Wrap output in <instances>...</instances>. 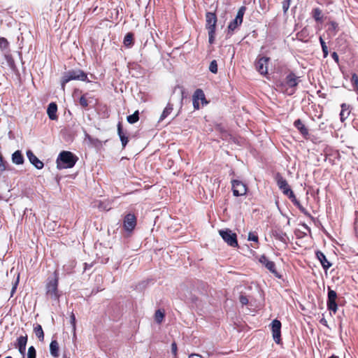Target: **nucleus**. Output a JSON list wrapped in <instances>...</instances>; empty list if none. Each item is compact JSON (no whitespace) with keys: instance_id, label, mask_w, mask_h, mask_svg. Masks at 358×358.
Wrapping results in <instances>:
<instances>
[{"instance_id":"obj_1","label":"nucleus","mask_w":358,"mask_h":358,"mask_svg":"<svg viewBox=\"0 0 358 358\" xmlns=\"http://www.w3.org/2000/svg\"><path fill=\"white\" fill-rule=\"evenodd\" d=\"M275 180L278 187L282 191L284 195L287 196L289 199L296 206L299 210L306 217L313 219L311 214L301 204L300 201L296 199L293 191L290 188L287 180L283 178L281 173H277L275 176Z\"/></svg>"},{"instance_id":"obj_2","label":"nucleus","mask_w":358,"mask_h":358,"mask_svg":"<svg viewBox=\"0 0 358 358\" xmlns=\"http://www.w3.org/2000/svg\"><path fill=\"white\" fill-rule=\"evenodd\" d=\"M299 84V78L293 72L287 75L285 80L277 85L279 90L289 96L292 95L296 92V87Z\"/></svg>"},{"instance_id":"obj_3","label":"nucleus","mask_w":358,"mask_h":358,"mask_svg":"<svg viewBox=\"0 0 358 358\" xmlns=\"http://www.w3.org/2000/svg\"><path fill=\"white\" fill-rule=\"evenodd\" d=\"M78 158L70 151H62L57 159V165L59 169H71L74 166Z\"/></svg>"},{"instance_id":"obj_4","label":"nucleus","mask_w":358,"mask_h":358,"mask_svg":"<svg viewBox=\"0 0 358 358\" xmlns=\"http://www.w3.org/2000/svg\"><path fill=\"white\" fill-rule=\"evenodd\" d=\"M217 22V17L215 12L206 13L205 27L208 31V42L210 45L213 44L215 40Z\"/></svg>"},{"instance_id":"obj_5","label":"nucleus","mask_w":358,"mask_h":358,"mask_svg":"<svg viewBox=\"0 0 358 358\" xmlns=\"http://www.w3.org/2000/svg\"><path fill=\"white\" fill-rule=\"evenodd\" d=\"M88 81L87 74L81 69L71 70L65 73L61 80L62 89L65 90V85L71 80Z\"/></svg>"},{"instance_id":"obj_6","label":"nucleus","mask_w":358,"mask_h":358,"mask_svg":"<svg viewBox=\"0 0 358 358\" xmlns=\"http://www.w3.org/2000/svg\"><path fill=\"white\" fill-rule=\"evenodd\" d=\"M53 275L54 278L52 279H49L45 285V293L51 299L57 301L60 296L58 290L59 273L57 271H55Z\"/></svg>"},{"instance_id":"obj_7","label":"nucleus","mask_w":358,"mask_h":358,"mask_svg":"<svg viewBox=\"0 0 358 358\" xmlns=\"http://www.w3.org/2000/svg\"><path fill=\"white\" fill-rule=\"evenodd\" d=\"M219 234L228 245L232 248L239 247L237 240V235L236 233L232 232L231 229H221L219 231Z\"/></svg>"},{"instance_id":"obj_8","label":"nucleus","mask_w":358,"mask_h":358,"mask_svg":"<svg viewBox=\"0 0 358 358\" xmlns=\"http://www.w3.org/2000/svg\"><path fill=\"white\" fill-rule=\"evenodd\" d=\"M271 59L268 57L257 56L255 62V69L262 76L268 74V66Z\"/></svg>"},{"instance_id":"obj_9","label":"nucleus","mask_w":358,"mask_h":358,"mask_svg":"<svg viewBox=\"0 0 358 358\" xmlns=\"http://www.w3.org/2000/svg\"><path fill=\"white\" fill-rule=\"evenodd\" d=\"M137 224V218L134 213H127L123 219V228L129 234H131Z\"/></svg>"},{"instance_id":"obj_10","label":"nucleus","mask_w":358,"mask_h":358,"mask_svg":"<svg viewBox=\"0 0 358 358\" xmlns=\"http://www.w3.org/2000/svg\"><path fill=\"white\" fill-rule=\"evenodd\" d=\"M193 100V106L195 110H199L200 108L199 101L201 102V105L204 106L208 103V101L206 100L205 94L201 89H196L192 96Z\"/></svg>"},{"instance_id":"obj_11","label":"nucleus","mask_w":358,"mask_h":358,"mask_svg":"<svg viewBox=\"0 0 358 358\" xmlns=\"http://www.w3.org/2000/svg\"><path fill=\"white\" fill-rule=\"evenodd\" d=\"M271 332L274 341L277 344L282 343L281 338V327L282 324L280 320L275 319L272 321L271 324Z\"/></svg>"},{"instance_id":"obj_12","label":"nucleus","mask_w":358,"mask_h":358,"mask_svg":"<svg viewBox=\"0 0 358 358\" xmlns=\"http://www.w3.org/2000/svg\"><path fill=\"white\" fill-rule=\"evenodd\" d=\"M232 192L235 196H243L248 191L247 185L241 180H233L231 181Z\"/></svg>"},{"instance_id":"obj_13","label":"nucleus","mask_w":358,"mask_h":358,"mask_svg":"<svg viewBox=\"0 0 358 358\" xmlns=\"http://www.w3.org/2000/svg\"><path fill=\"white\" fill-rule=\"evenodd\" d=\"M259 262L262 265H264L271 273H272L276 278H281V275L276 270L275 262L273 261H270L266 255H262L259 257Z\"/></svg>"},{"instance_id":"obj_14","label":"nucleus","mask_w":358,"mask_h":358,"mask_svg":"<svg viewBox=\"0 0 358 358\" xmlns=\"http://www.w3.org/2000/svg\"><path fill=\"white\" fill-rule=\"evenodd\" d=\"M337 294L336 292L329 288L328 291V299H327V308L329 310L333 311L334 313H336L338 307L336 303Z\"/></svg>"},{"instance_id":"obj_15","label":"nucleus","mask_w":358,"mask_h":358,"mask_svg":"<svg viewBox=\"0 0 358 358\" xmlns=\"http://www.w3.org/2000/svg\"><path fill=\"white\" fill-rule=\"evenodd\" d=\"M28 341V336L27 334L20 336L15 343V347L18 349L19 352L24 355L26 351V346Z\"/></svg>"},{"instance_id":"obj_16","label":"nucleus","mask_w":358,"mask_h":358,"mask_svg":"<svg viewBox=\"0 0 358 358\" xmlns=\"http://www.w3.org/2000/svg\"><path fill=\"white\" fill-rule=\"evenodd\" d=\"M294 126L299 132L306 139L308 138L309 136V131L308 129L306 127L301 119H297L294 122Z\"/></svg>"},{"instance_id":"obj_17","label":"nucleus","mask_w":358,"mask_h":358,"mask_svg":"<svg viewBox=\"0 0 358 358\" xmlns=\"http://www.w3.org/2000/svg\"><path fill=\"white\" fill-rule=\"evenodd\" d=\"M27 156L31 164H33L37 169H41L44 166V164L41 161L31 150L27 152Z\"/></svg>"},{"instance_id":"obj_18","label":"nucleus","mask_w":358,"mask_h":358,"mask_svg":"<svg viewBox=\"0 0 358 358\" xmlns=\"http://www.w3.org/2000/svg\"><path fill=\"white\" fill-rule=\"evenodd\" d=\"M315 255L324 270L327 271L331 266V264L328 261L324 254L321 251H317Z\"/></svg>"},{"instance_id":"obj_19","label":"nucleus","mask_w":358,"mask_h":358,"mask_svg":"<svg viewBox=\"0 0 358 358\" xmlns=\"http://www.w3.org/2000/svg\"><path fill=\"white\" fill-rule=\"evenodd\" d=\"M57 104L54 102L50 103L48 105V109H47V113L50 120H57L58 117L57 115Z\"/></svg>"},{"instance_id":"obj_20","label":"nucleus","mask_w":358,"mask_h":358,"mask_svg":"<svg viewBox=\"0 0 358 358\" xmlns=\"http://www.w3.org/2000/svg\"><path fill=\"white\" fill-rule=\"evenodd\" d=\"M341 110L340 113V119L343 122L350 114V105L343 103L341 105Z\"/></svg>"},{"instance_id":"obj_21","label":"nucleus","mask_w":358,"mask_h":358,"mask_svg":"<svg viewBox=\"0 0 358 358\" xmlns=\"http://www.w3.org/2000/svg\"><path fill=\"white\" fill-rule=\"evenodd\" d=\"M338 31V24L334 21H331L329 23V27L327 30V34L329 37H334L336 36Z\"/></svg>"},{"instance_id":"obj_22","label":"nucleus","mask_w":358,"mask_h":358,"mask_svg":"<svg viewBox=\"0 0 358 358\" xmlns=\"http://www.w3.org/2000/svg\"><path fill=\"white\" fill-rule=\"evenodd\" d=\"M59 345L56 340H52L50 344V352L51 355L57 358L59 357Z\"/></svg>"},{"instance_id":"obj_23","label":"nucleus","mask_w":358,"mask_h":358,"mask_svg":"<svg viewBox=\"0 0 358 358\" xmlns=\"http://www.w3.org/2000/svg\"><path fill=\"white\" fill-rule=\"evenodd\" d=\"M117 134L122 142V147L124 148L129 142L128 137L123 133L122 124L119 122L117 124Z\"/></svg>"},{"instance_id":"obj_24","label":"nucleus","mask_w":358,"mask_h":358,"mask_svg":"<svg viewBox=\"0 0 358 358\" xmlns=\"http://www.w3.org/2000/svg\"><path fill=\"white\" fill-rule=\"evenodd\" d=\"M311 15L313 19L317 22H323V15L322 11L319 8H315L312 10Z\"/></svg>"},{"instance_id":"obj_25","label":"nucleus","mask_w":358,"mask_h":358,"mask_svg":"<svg viewBox=\"0 0 358 358\" xmlns=\"http://www.w3.org/2000/svg\"><path fill=\"white\" fill-rule=\"evenodd\" d=\"M124 45L127 48H131L134 43V35L131 32L127 33L123 41Z\"/></svg>"},{"instance_id":"obj_26","label":"nucleus","mask_w":358,"mask_h":358,"mask_svg":"<svg viewBox=\"0 0 358 358\" xmlns=\"http://www.w3.org/2000/svg\"><path fill=\"white\" fill-rule=\"evenodd\" d=\"M12 161L14 164L17 165L23 164L24 157L20 150H17L13 154Z\"/></svg>"},{"instance_id":"obj_27","label":"nucleus","mask_w":358,"mask_h":358,"mask_svg":"<svg viewBox=\"0 0 358 358\" xmlns=\"http://www.w3.org/2000/svg\"><path fill=\"white\" fill-rule=\"evenodd\" d=\"M173 110V104L168 103L159 117V121H162L166 117H167L172 113Z\"/></svg>"},{"instance_id":"obj_28","label":"nucleus","mask_w":358,"mask_h":358,"mask_svg":"<svg viewBox=\"0 0 358 358\" xmlns=\"http://www.w3.org/2000/svg\"><path fill=\"white\" fill-rule=\"evenodd\" d=\"M34 332L40 341H43L44 332L41 324H36L34 327Z\"/></svg>"},{"instance_id":"obj_29","label":"nucleus","mask_w":358,"mask_h":358,"mask_svg":"<svg viewBox=\"0 0 358 358\" xmlns=\"http://www.w3.org/2000/svg\"><path fill=\"white\" fill-rule=\"evenodd\" d=\"M246 7L245 6H242L239 8L236 16L235 17V20L238 21L240 23H243V16L245 15V13L246 11Z\"/></svg>"},{"instance_id":"obj_30","label":"nucleus","mask_w":358,"mask_h":358,"mask_svg":"<svg viewBox=\"0 0 358 358\" xmlns=\"http://www.w3.org/2000/svg\"><path fill=\"white\" fill-rule=\"evenodd\" d=\"M241 25V23H240L238 21H237L234 19L228 25V27H227L228 34H232L234 33V30Z\"/></svg>"},{"instance_id":"obj_31","label":"nucleus","mask_w":358,"mask_h":358,"mask_svg":"<svg viewBox=\"0 0 358 358\" xmlns=\"http://www.w3.org/2000/svg\"><path fill=\"white\" fill-rule=\"evenodd\" d=\"M165 317L164 310H162L160 309L156 310L155 313V320L158 324H161L164 320Z\"/></svg>"},{"instance_id":"obj_32","label":"nucleus","mask_w":358,"mask_h":358,"mask_svg":"<svg viewBox=\"0 0 358 358\" xmlns=\"http://www.w3.org/2000/svg\"><path fill=\"white\" fill-rule=\"evenodd\" d=\"M127 120L129 123L134 124L139 120V112L136 110L132 115L127 116Z\"/></svg>"},{"instance_id":"obj_33","label":"nucleus","mask_w":358,"mask_h":358,"mask_svg":"<svg viewBox=\"0 0 358 358\" xmlns=\"http://www.w3.org/2000/svg\"><path fill=\"white\" fill-rule=\"evenodd\" d=\"M10 43L4 37H0V49L1 51L9 50Z\"/></svg>"},{"instance_id":"obj_34","label":"nucleus","mask_w":358,"mask_h":358,"mask_svg":"<svg viewBox=\"0 0 358 358\" xmlns=\"http://www.w3.org/2000/svg\"><path fill=\"white\" fill-rule=\"evenodd\" d=\"M350 81L354 91L358 94V76L356 73H352Z\"/></svg>"},{"instance_id":"obj_35","label":"nucleus","mask_w":358,"mask_h":358,"mask_svg":"<svg viewBox=\"0 0 358 358\" xmlns=\"http://www.w3.org/2000/svg\"><path fill=\"white\" fill-rule=\"evenodd\" d=\"M87 93L84 94L82 95L79 99V103L80 105L85 109H87L89 105L88 100H87Z\"/></svg>"},{"instance_id":"obj_36","label":"nucleus","mask_w":358,"mask_h":358,"mask_svg":"<svg viewBox=\"0 0 358 358\" xmlns=\"http://www.w3.org/2000/svg\"><path fill=\"white\" fill-rule=\"evenodd\" d=\"M297 36L300 40L304 42L308 41V39L306 38L308 37V29L306 28L302 29L297 34Z\"/></svg>"},{"instance_id":"obj_37","label":"nucleus","mask_w":358,"mask_h":358,"mask_svg":"<svg viewBox=\"0 0 358 358\" xmlns=\"http://www.w3.org/2000/svg\"><path fill=\"white\" fill-rule=\"evenodd\" d=\"M248 240L255 242L257 245L259 243V237L256 232H250L248 234Z\"/></svg>"},{"instance_id":"obj_38","label":"nucleus","mask_w":358,"mask_h":358,"mask_svg":"<svg viewBox=\"0 0 358 358\" xmlns=\"http://www.w3.org/2000/svg\"><path fill=\"white\" fill-rule=\"evenodd\" d=\"M209 70L213 73H217V63L216 60H213L210 63L209 65Z\"/></svg>"},{"instance_id":"obj_39","label":"nucleus","mask_w":358,"mask_h":358,"mask_svg":"<svg viewBox=\"0 0 358 358\" xmlns=\"http://www.w3.org/2000/svg\"><path fill=\"white\" fill-rule=\"evenodd\" d=\"M36 351L34 346H30L28 348L27 352V358H36Z\"/></svg>"},{"instance_id":"obj_40","label":"nucleus","mask_w":358,"mask_h":358,"mask_svg":"<svg viewBox=\"0 0 358 358\" xmlns=\"http://www.w3.org/2000/svg\"><path fill=\"white\" fill-rule=\"evenodd\" d=\"M70 320H71V324L72 326L73 331H75L76 329V316L73 312H71V313Z\"/></svg>"},{"instance_id":"obj_41","label":"nucleus","mask_w":358,"mask_h":358,"mask_svg":"<svg viewBox=\"0 0 358 358\" xmlns=\"http://www.w3.org/2000/svg\"><path fill=\"white\" fill-rule=\"evenodd\" d=\"M6 57V59L7 61V62L8 63L9 66L13 68L15 66V62H14V60H13V58L12 57L11 55H6L5 56Z\"/></svg>"},{"instance_id":"obj_42","label":"nucleus","mask_w":358,"mask_h":358,"mask_svg":"<svg viewBox=\"0 0 358 358\" xmlns=\"http://www.w3.org/2000/svg\"><path fill=\"white\" fill-rule=\"evenodd\" d=\"M290 2H291V0H283L282 1V10L284 11V13H286L289 8V6H290Z\"/></svg>"},{"instance_id":"obj_43","label":"nucleus","mask_w":358,"mask_h":358,"mask_svg":"<svg viewBox=\"0 0 358 358\" xmlns=\"http://www.w3.org/2000/svg\"><path fill=\"white\" fill-rule=\"evenodd\" d=\"M6 169V162L3 160L2 155H0V171L3 172Z\"/></svg>"},{"instance_id":"obj_44","label":"nucleus","mask_w":358,"mask_h":358,"mask_svg":"<svg viewBox=\"0 0 358 358\" xmlns=\"http://www.w3.org/2000/svg\"><path fill=\"white\" fill-rule=\"evenodd\" d=\"M319 40H320V43L321 44V47H322V51H325L326 52L327 50H328L327 45L326 43L324 42V39L322 38V36L320 37Z\"/></svg>"},{"instance_id":"obj_45","label":"nucleus","mask_w":358,"mask_h":358,"mask_svg":"<svg viewBox=\"0 0 358 358\" xmlns=\"http://www.w3.org/2000/svg\"><path fill=\"white\" fill-rule=\"evenodd\" d=\"M239 301H240V303L243 306L247 305L248 303V299L247 296L245 295H241L239 297Z\"/></svg>"},{"instance_id":"obj_46","label":"nucleus","mask_w":358,"mask_h":358,"mask_svg":"<svg viewBox=\"0 0 358 358\" xmlns=\"http://www.w3.org/2000/svg\"><path fill=\"white\" fill-rule=\"evenodd\" d=\"M171 351L175 356L177 355L178 348L176 342H173L171 344Z\"/></svg>"},{"instance_id":"obj_47","label":"nucleus","mask_w":358,"mask_h":358,"mask_svg":"<svg viewBox=\"0 0 358 358\" xmlns=\"http://www.w3.org/2000/svg\"><path fill=\"white\" fill-rule=\"evenodd\" d=\"M331 57L333 58V59L338 64L339 62V57H338V54L336 52H334L331 53Z\"/></svg>"},{"instance_id":"obj_48","label":"nucleus","mask_w":358,"mask_h":358,"mask_svg":"<svg viewBox=\"0 0 358 358\" xmlns=\"http://www.w3.org/2000/svg\"><path fill=\"white\" fill-rule=\"evenodd\" d=\"M18 283V279L17 280V281L15 282V285H13V288H12V291H11V296L13 294V293L15 292L16 290V288H17V285Z\"/></svg>"},{"instance_id":"obj_49","label":"nucleus","mask_w":358,"mask_h":358,"mask_svg":"<svg viewBox=\"0 0 358 358\" xmlns=\"http://www.w3.org/2000/svg\"><path fill=\"white\" fill-rule=\"evenodd\" d=\"M189 358H201V357L199 355H191Z\"/></svg>"},{"instance_id":"obj_50","label":"nucleus","mask_w":358,"mask_h":358,"mask_svg":"<svg viewBox=\"0 0 358 358\" xmlns=\"http://www.w3.org/2000/svg\"><path fill=\"white\" fill-rule=\"evenodd\" d=\"M322 52H323V57H324V58L327 57L328 54H329V51L327 50L326 52L325 51H322Z\"/></svg>"},{"instance_id":"obj_51","label":"nucleus","mask_w":358,"mask_h":358,"mask_svg":"<svg viewBox=\"0 0 358 358\" xmlns=\"http://www.w3.org/2000/svg\"><path fill=\"white\" fill-rule=\"evenodd\" d=\"M329 358H338L337 356L333 355L331 356H330Z\"/></svg>"},{"instance_id":"obj_52","label":"nucleus","mask_w":358,"mask_h":358,"mask_svg":"<svg viewBox=\"0 0 358 358\" xmlns=\"http://www.w3.org/2000/svg\"><path fill=\"white\" fill-rule=\"evenodd\" d=\"M5 358H13V357H10V356H8V357H5Z\"/></svg>"},{"instance_id":"obj_53","label":"nucleus","mask_w":358,"mask_h":358,"mask_svg":"<svg viewBox=\"0 0 358 358\" xmlns=\"http://www.w3.org/2000/svg\"><path fill=\"white\" fill-rule=\"evenodd\" d=\"M64 358H67V357L66 356H64Z\"/></svg>"},{"instance_id":"obj_54","label":"nucleus","mask_w":358,"mask_h":358,"mask_svg":"<svg viewBox=\"0 0 358 358\" xmlns=\"http://www.w3.org/2000/svg\"><path fill=\"white\" fill-rule=\"evenodd\" d=\"M357 234H358V231H357Z\"/></svg>"}]
</instances>
